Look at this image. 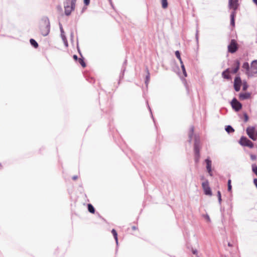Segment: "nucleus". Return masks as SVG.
Wrapping results in <instances>:
<instances>
[{
    "label": "nucleus",
    "mask_w": 257,
    "mask_h": 257,
    "mask_svg": "<svg viewBox=\"0 0 257 257\" xmlns=\"http://www.w3.org/2000/svg\"><path fill=\"white\" fill-rule=\"evenodd\" d=\"M78 62L79 63V64L83 67H86V64L84 62V60H83V59L82 58H79L78 59Z\"/></svg>",
    "instance_id": "nucleus-26"
},
{
    "label": "nucleus",
    "mask_w": 257,
    "mask_h": 257,
    "mask_svg": "<svg viewBox=\"0 0 257 257\" xmlns=\"http://www.w3.org/2000/svg\"><path fill=\"white\" fill-rule=\"evenodd\" d=\"M30 44L34 48H37L38 47V43L33 39H31L30 40Z\"/></svg>",
    "instance_id": "nucleus-20"
},
{
    "label": "nucleus",
    "mask_w": 257,
    "mask_h": 257,
    "mask_svg": "<svg viewBox=\"0 0 257 257\" xmlns=\"http://www.w3.org/2000/svg\"><path fill=\"white\" fill-rule=\"evenodd\" d=\"M195 156V161L196 163H198L200 159V155H194Z\"/></svg>",
    "instance_id": "nucleus-32"
},
{
    "label": "nucleus",
    "mask_w": 257,
    "mask_h": 257,
    "mask_svg": "<svg viewBox=\"0 0 257 257\" xmlns=\"http://www.w3.org/2000/svg\"><path fill=\"white\" fill-rule=\"evenodd\" d=\"M43 24L41 25L40 31L42 35L44 36H47L50 29V25L48 18H45L43 19Z\"/></svg>",
    "instance_id": "nucleus-2"
},
{
    "label": "nucleus",
    "mask_w": 257,
    "mask_h": 257,
    "mask_svg": "<svg viewBox=\"0 0 257 257\" xmlns=\"http://www.w3.org/2000/svg\"><path fill=\"white\" fill-rule=\"evenodd\" d=\"M193 133H194V127L192 126L190 127V132H189V141L190 143H191V139H192V136L193 135Z\"/></svg>",
    "instance_id": "nucleus-18"
},
{
    "label": "nucleus",
    "mask_w": 257,
    "mask_h": 257,
    "mask_svg": "<svg viewBox=\"0 0 257 257\" xmlns=\"http://www.w3.org/2000/svg\"><path fill=\"white\" fill-rule=\"evenodd\" d=\"M256 136H257V131H256Z\"/></svg>",
    "instance_id": "nucleus-53"
},
{
    "label": "nucleus",
    "mask_w": 257,
    "mask_h": 257,
    "mask_svg": "<svg viewBox=\"0 0 257 257\" xmlns=\"http://www.w3.org/2000/svg\"><path fill=\"white\" fill-rule=\"evenodd\" d=\"M246 147H248L250 148H252L253 147V143L249 140L248 143L246 145Z\"/></svg>",
    "instance_id": "nucleus-29"
},
{
    "label": "nucleus",
    "mask_w": 257,
    "mask_h": 257,
    "mask_svg": "<svg viewBox=\"0 0 257 257\" xmlns=\"http://www.w3.org/2000/svg\"><path fill=\"white\" fill-rule=\"evenodd\" d=\"M253 139H251L253 141H255L257 139V136L256 135H254V136L252 137Z\"/></svg>",
    "instance_id": "nucleus-42"
},
{
    "label": "nucleus",
    "mask_w": 257,
    "mask_h": 257,
    "mask_svg": "<svg viewBox=\"0 0 257 257\" xmlns=\"http://www.w3.org/2000/svg\"><path fill=\"white\" fill-rule=\"evenodd\" d=\"M202 187L205 195L209 196L212 195V191L209 187V182L207 180H205L202 183Z\"/></svg>",
    "instance_id": "nucleus-4"
},
{
    "label": "nucleus",
    "mask_w": 257,
    "mask_h": 257,
    "mask_svg": "<svg viewBox=\"0 0 257 257\" xmlns=\"http://www.w3.org/2000/svg\"><path fill=\"white\" fill-rule=\"evenodd\" d=\"M201 179L202 180H204V177L203 176H202Z\"/></svg>",
    "instance_id": "nucleus-49"
},
{
    "label": "nucleus",
    "mask_w": 257,
    "mask_h": 257,
    "mask_svg": "<svg viewBox=\"0 0 257 257\" xmlns=\"http://www.w3.org/2000/svg\"><path fill=\"white\" fill-rule=\"evenodd\" d=\"M231 104L233 109H234L236 111H239L242 107V104L240 103L237 100L234 98L231 102Z\"/></svg>",
    "instance_id": "nucleus-7"
},
{
    "label": "nucleus",
    "mask_w": 257,
    "mask_h": 257,
    "mask_svg": "<svg viewBox=\"0 0 257 257\" xmlns=\"http://www.w3.org/2000/svg\"><path fill=\"white\" fill-rule=\"evenodd\" d=\"M217 197H218V202L219 203V204H221V193L219 191H218L217 192Z\"/></svg>",
    "instance_id": "nucleus-28"
},
{
    "label": "nucleus",
    "mask_w": 257,
    "mask_h": 257,
    "mask_svg": "<svg viewBox=\"0 0 257 257\" xmlns=\"http://www.w3.org/2000/svg\"><path fill=\"white\" fill-rule=\"evenodd\" d=\"M205 162L206 163V169H207L208 173H209V174L210 176H212L213 174L212 172V169H211L212 161L209 158H208L206 159H205Z\"/></svg>",
    "instance_id": "nucleus-10"
},
{
    "label": "nucleus",
    "mask_w": 257,
    "mask_h": 257,
    "mask_svg": "<svg viewBox=\"0 0 257 257\" xmlns=\"http://www.w3.org/2000/svg\"><path fill=\"white\" fill-rule=\"evenodd\" d=\"M255 74H257V60L252 61L250 65V72H246V74L249 77H252Z\"/></svg>",
    "instance_id": "nucleus-3"
},
{
    "label": "nucleus",
    "mask_w": 257,
    "mask_h": 257,
    "mask_svg": "<svg viewBox=\"0 0 257 257\" xmlns=\"http://www.w3.org/2000/svg\"><path fill=\"white\" fill-rule=\"evenodd\" d=\"M73 59H74V60H78V59H78V57H77V55H73Z\"/></svg>",
    "instance_id": "nucleus-40"
},
{
    "label": "nucleus",
    "mask_w": 257,
    "mask_h": 257,
    "mask_svg": "<svg viewBox=\"0 0 257 257\" xmlns=\"http://www.w3.org/2000/svg\"><path fill=\"white\" fill-rule=\"evenodd\" d=\"M200 143L199 137L196 136L194 145V155H200Z\"/></svg>",
    "instance_id": "nucleus-6"
},
{
    "label": "nucleus",
    "mask_w": 257,
    "mask_h": 257,
    "mask_svg": "<svg viewBox=\"0 0 257 257\" xmlns=\"http://www.w3.org/2000/svg\"><path fill=\"white\" fill-rule=\"evenodd\" d=\"M250 158L252 160H255L256 159V157L255 155L251 154L250 155Z\"/></svg>",
    "instance_id": "nucleus-36"
},
{
    "label": "nucleus",
    "mask_w": 257,
    "mask_h": 257,
    "mask_svg": "<svg viewBox=\"0 0 257 257\" xmlns=\"http://www.w3.org/2000/svg\"><path fill=\"white\" fill-rule=\"evenodd\" d=\"M248 137L251 139H253V137L254 136V134H251V135H248Z\"/></svg>",
    "instance_id": "nucleus-41"
},
{
    "label": "nucleus",
    "mask_w": 257,
    "mask_h": 257,
    "mask_svg": "<svg viewBox=\"0 0 257 257\" xmlns=\"http://www.w3.org/2000/svg\"><path fill=\"white\" fill-rule=\"evenodd\" d=\"M88 210L91 213H94L95 212V209L91 204H88Z\"/></svg>",
    "instance_id": "nucleus-22"
},
{
    "label": "nucleus",
    "mask_w": 257,
    "mask_h": 257,
    "mask_svg": "<svg viewBox=\"0 0 257 257\" xmlns=\"http://www.w3.org/2000/svg\"><path fill=\"white\" fill-rule=\"evenodd\" d=\"M225 131L228 133H231L234 131V130L233 128V127L231 125H227L225 127Z\"/></svg>",
    "instance_id": "nucleus-21"
},
{
    "label": "nucleus",
    "mask_w": 257,
    "mask_h": 257,
    "mask_svg": "<svg viewBox=\"0 0 257 257\" xmlns=\"http://www.w3.org/2000/svg\"><path fill=\"white\" fill-rule=\"evenodd\" d=\"M76 1V0H71V3L74 4V6H75Z\"/></svg>",
    "instance_id": "nucleus-43"
},
{
    "label": "nucleus",
    "mask_w": 257,
    "mask_h": 257,
    "mask_svg": "<svg viewBox=\"0 0 257 257\" xmlns=\"http://www.w3.org/2000/svg\"><path fill=\"white\" fill-rule=\"evenodd\" d=\"M237 50V46L235 41L234 40H232L230 44L228 46V52L231 53H233Z\"/></svg>",
    "instance_id": "nucleus-8"
},
{
    "label": "nucleus",
    "mask_w": 257,
    "mask_h": 257,
    "mask_svg": "<svg viewBox=\"0 0 257 257\" xmlns=\"http://www.w3.org/2000/svg\"><path fill=\"white\" fill-rule=\"evenodd\" d=\"M249 140L246 137H241L240 141H239V144L243 146H246L247 144L248 143Z\"/></svg>",
    "instance_id": "nucleus-12"
},
{
    "label": "nucleus",
    "mask_w": 257,
    "mask_h": 257,
    "mask_svg": "<svg viewBox=\"0 0 257 257\" xmlns=\"http://www.w3.org/2000/svg\"><path fill=\"white\" fill-rule=\"evenodd\" d=\"M75 6L71 3V6H70V2L68 0L67 2L64 3L65 14L66 16H69L71 14V11L74 9Z\"/></svg>",
    "instance_id": "nucleus-5"
},
{
    "label": "nucleus",
    "mask_w": 257,
    "mask_h": 257,
    "mask_svg": "<svg viewBox=\"0 0 257 257\" xmlns=\"http://www.w3.org/2000/svg\"><path fill=\"white\" fill-rule=\"evenodd\" d=\"M253 2L257 6V0H253Z\"/></svg>",
    "instance_id": "nucleus-46"
},
{
    "label": "nucleus",
    "mask_w": 257,
    "mask_h": 257,
    "mask_svg": "<svg viewBox=\"0 0 257 257\" xmlns=\"http://www.w3.org/2000/svg\"><path fill=\"white\" fill-rule=\"evenodd\" d=\"M235 63L236 64V66L233 68V69L232 70V72L233 74H235L237 72V71H238V70L239 69V66H240V63L238 60H236Z\"/></svg>",
    "instance_id": "nucleus-15"
},
{
    "label": "nucleus",
    "mask_w": 257,
    "mask_h": 257,
    "mask_svg": "<svg viewBox=\"0 0 257 257\" xmlns=\"http://www.w3.org/2000/svg\"><path fill=\"white\" fill-rule=\"evenodd\" d=\"M180 64L181 65V68L183 71V74L185 77H186L187 76V72L186 71L185 68L183 64V63L182 62V63H180Z\"/></svg>",
    "instance_id": "nucleus-27"
},
{
    "label": "nucleus",
    "mask_w": 257,
    "mask_h": 257,
    "mask_svg": "<svg viewBox=\"0 0 257 257\" xmlns=\"http://www.w3.org/2000/svg\"><path fill=\"white\" fill-rule=\"evenodd\" d=\"M196 251H193V253H194V254L196 253Z\"/></svg>",
    "instance_id": "nucleus-50"
},
{
    "label": "nucleus",
    "mask_w": 257,
    "mask_h": 257,
    "mask_svg": "<svg viewBox=\"0 0 257 257\" xmlns=\"http://www.w3.org/2000/svg\"><path fill=\"white\" fill-rule=\"evenodd\" d=\"M60 30L61 32V37L65 44L67 46V41L66 36L64 35V31L63 30L62 25L59 23Z\"/></svg>",
    "instance_id": "nucleus-11"
},
{
    "label": "nucleus",
    "mask_w": 257,
    "mask_h": 257,
    "mask_svg": "<svg viewBox=\"0 0 257 257\" xmlns=\"http://www.w3.org/2000/svg\"><path fill=\"white\" fill-rule=\"evenodd\" d=\"M252 171L257 176V165L255 164L251 165Z\"/></svg>",
    "instance_id": "nucleus-23"
},
{
    "label": "nucleus",
    "mask_w": 257,
    "mask_h": 257,
    "mask_svg": "<svg viewBox=\"0 0 257 257\" xmlns=\"http://www.w3.org/2000/svg\"><path fill=\"white\" fill-rule=\"evenodd\" d=\"M241 80L240 77H235L234 80V88L236 91H239L240 89Z\"/></svg>",
    "instance_id": "nucleus-9"
},
{
    "label": "nucleus",
    "mask_w": 257,
    "mask_h": 257,
    "mask_svg": "<svg viewBox=\"0 0 257 257\" xmlns=\"http://www.w3.org/2000/svg\"><path fill=\"white\" fill-rule=\"evenodd\" d=\"M203 216L208 222H210L211 220H210V217L208 214H205V215H203Z\"/></svg>",
    "instance_id": "nucleus-34"
},
{
    "label": "nucleus",
    "mask_w": 257,
    "mask_h": 257,
    "mask_svg": "<svg viewBox=\"0 0 257 257\" xmlns=\"http://www.w3.org/2000/svg\"><path fill=\"white\" fill-rule=\"evenodd\" d=\"M175 55H176V57L179 59L180 63H182V60L181 58L180 53L179 51H176L175 52Z\"/></svg>",
    "instance_id": "nucleus-25"
},
{
    "label": "nucleus",
    "mask_w": 257,
    "mask_h": 257,
    "mask_svg": "<svg viewBox=\"0 0 257 257\" xmlns=\"http://www.w3.org/2000/svg\"><path fill=\"white\" fill-rule=\"evenodd\" d=\"M109 2H110V3H111V0H109Z\"/></svg>",
    "instance_id": "nucleus-52"
},
{
    "label": "nucleus",
    "mask_w": 257,
    "mask_h": 257,
    "mask_svg": "<svg viewBox=\"0 0 257 257\" xmlns=\"http://www.w3.org/2000/svg\"><path fill=\"white\" fill-rule=\"evenodd\" d=\"M77 176H74L72 177V179H73V180H76V179H77Z\"/></svg>",
    "instance_id": "nucleus-44"
},
{
    "label": "nucleus",
    "mask_w": 257,
    "mask_h": 257,
    "mask_svg": "<svg viewBox=\"0 0 257 257\" xmlns=\"http://www.w3.org/2000/svg\"><path fill=\"white\" fill-rule=\"evenodd\" d=\"M229 7L230 9L233 10V11L230 14V24L232 26H234L235 20L234 18L235 16V11L238 7V0H229Z\"/></svg>",
    "instance_id": "nucleus-1"
},
{
    "label": "nucleus",
    "mask_w": 257,
    "mask_h": 257,
    "mask_svg": "<svg viewBox=\"0 0 257 257\" xmlns=\"http://www.w3.org/2000/svg\"><path fill=\"white\" fill-rule=\"evenodd\" d=\"M111 233L113 234V236L115 240L116 243L118 244V238H117V234L116 230L114 229H112L111 230Z\"/></svg>",
    "instance_id": "nucleus-19"
},
{
    "label": "nucleus",
    "mask_w": 257,
    "mask_h": 257,
    "mask_svg": "<svg viewBox=\"0 0 257 257\" xmlns=\"http://www.w3.org/2000/svg\"><path fill=\"white\" fill-rule=\"evenodd\" d=\"M229 73V69H226L225 71H224L222 73V77L225 78V79H230V75L228 74H226V73Z\"/></svg>",
    "instance_id": "nucleus-13"
},
{
    "label": "nucleus",
    "mask_w": 257,
    "mask_h": 257,
    "mask_svg": "<svg viewBox=\"0 0 257 257\" xmlns=\"http://www.w3.org/2000/svg\"><path fill=\"white\" fill-rule=\"evenodd\" d=\"M195 38H196V40L197 43L198 44V42H199V36H198V30H196Z\"/></svg>",
    "instance_id": "nucleus-31"
},
{
    "label": "nucleus",
    "mask_w": 257,
    "mask_h": 257,
    "mask_svg": "<svg viewBox=\"0 0 257 257\" xmlns=\"http://www.w3.org/2000/svg\"><path fill=\"white\" fill-rule=\"evenodd\" d=\"M90 3V0H84V4L86 6H88Z\"/></svg>",
    "instance_id": "nucleus-37"
},
{
    "label": "nucleus",
    "mask_w": 257,
    "mask_h": 257,
    "mask_svg": "<svg viewBox=\"0 0 257 257\" xmlns=\"http://www.w3.org/2000/svg\"><path fill=\"white\" fill-rule=\"evenodd\" d=\"M78 52L79 53L81 54L80 52V50L78 49Z\"/></svg>",
    "instance_id": "nucleus-51"
},
{
    "label": "nucleus",
    "mask_w": 257,
    "mask_h": 257,
    "mask_svg": "<svg viewBox=\"0 0 257 257\" xmlns=\"http://www.w3.org/2000/svg\"><path fill=\"white\" fill-rule=\"evenodd\" d=\"M247 87H248V86H247L246 83V82L243 83V86H242L243 90H244V91L246 90V89L247 88Z\"/></svg>",
    "instance_id": "nucleus-33"
},
{
    "label": "nucleus",
    "mask_w": 257,
    "mask_h": 257,
    "mask_svg": "<svg viewBox=\"0 0 257 257\" xmlns=\"http://www.w3.org/2000/svg\"><path fill=\"white\" fill-rule=\"evenodd\" d=\"M132 229L133 230H136V227L134 226L132 227Z\"/></svg>",
    "instance_id": "nucleus-47"
},
{
    "label": "nucleus",
    "mask_w": 257,
    "mask_h": 257,
    "mask_svg": "<svg viewBox=\"0 0 257 257\" xmlns=\"http://www.w3.org/2000/svg\"><path fill=\"white\" fill-rule=\"evenodd\" d=\"M242 67L246 70V72H250V69H249V64L247 63V62H244L243 64V65H242Z\"/></svg>",
    "instance_id": "nucleus-17"
},
{
    "label": "nucleus",
    "mask_w": 257,
    "mask_h": 257,
    "mask_svg": "<svg viewBox=\"0 0 257 257\" xmlns=\"http://www.w3.org/2000/svg\"><path fill=\"white\" fill-rule=\"evenodd\" d=\"M228 191H231V189H232V186H231V185H228Z\"/></svg>",
    "instance_id": "nucleus-38"
},
{
    "label": "nucleus",
    "mask_w": 257,
    "mask_h": 257,
    "mask_svg": "<svg viewBox=\"0 0 257 257\" xmlns=\"http://www.w3.org/2000/svg\"><path fill=\"white\" fill-rule=\"evenodd\" d=\"M148 75L146 76V83L147 84L150 79V73L148 70H147Z\"/></svg>",
    "instance_id": "nucleus-30"
},
{
    "label": "nucleus",
    "mask_w": 257,
    "mask_h": 257,
    "mask_svg": "<svg viewBox=\"0 0 257 257\" xmlns=\"http://www.w3.org/2000/svg\"><path fill=\"white\" fill-rule=\"evenodd\" d=\"M231 185V180H228V182H227V185Z\"/></svg>",
    "instance_id": "nucleus-45"
},
{
    "label": "nucleus",
    "mask_w": 257,
    "mask_h": 257,
    "mask_svg": "<svg viewBox=\"0 0 257 257\" xmlns=\"http://www.w3.org/2000/svg\"><path fill=\"white\" fill-rule=\"evenodd\" d=\"M162 6L163 9H166L168 7V2L167 0H162Z\"/></svg>",
    "instance_id": "nucleus-24"
},
{
    "label": "nucleus",
    "mask_w": 257,
    "mask_h": 257,
    "mask_svg": "<svg viewBox=\"0 0 257 257\" xmlns=\"http://www.w3.org/2000/svg\"><path fill=\"white\" fill-rule=\"evenodd\" d=\"M254 131H255V128H254V127H253V126L248 127L246 130L247 135H251V134H254Z\"/></svg>",
    "instance_id": "nucleus-16"
},
{
    "label": "nucleus",
    "mask_w": 257,
    "mask_h": 257,
    "mask_svg": "<svg viewBox=\"0 0 257 257\" xmlns=\"http://www.w3.org/2000/svg\"><path fill=\"white\" fill-rule=\"evenodd\" d=\"M228 245L229 246H232L231 244L230 243H229V242L228 243Z\"/></svg>",
    "instance_id": "nucleus-48"
},
{
    "label": "nucleus",
    "mask_w": 257,
    "mask_h": 257,
    "mask_svg": "<svg viewBox=\"0 0 257 257\" xmlns=\"http://www.w3.org/2000/svg\"><path fill=\"white\" fill-rule=\"evenodd\" d=\"M250 96V94L249 93H240L239 94V97L241 99H246Z\"/></svg>",
    "instance_id": "nucleus-14"
},
{
    "label": "nucleus",
    "mask_w": 257,
    "mask_h": 257,
    "mask_svg": "<svg viewBox=\"0 0 257 257\" xmlns=\"http://www.w3.org/2000/svg\"><path fill=\"white\" fill-rule=\"evenodd\" d=\"M253 183H254V185H255L256 187L257 188V179H253Z\"/></svg>",
    "instance_id": "nucleus-39"
},
{
    "label": "nucleus",
    "mask_w": 257,
    "mask_h": 257,
    "mask_svg": "<svg viewBox=\"0 0 257 257\" xmlns=\"http://www.w3.org/2000/svg\"><path fill=\"white\" fill-rule=\"evenodd\" d=\"M243 115H244V121L247 122L248 120V117L247 114L246 113H244Z\"/></svg>",
    "instance_id": "nucleus-35"
}]
</instances>
